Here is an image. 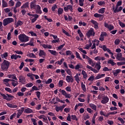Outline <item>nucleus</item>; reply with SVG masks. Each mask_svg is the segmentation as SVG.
I'll return each mask as SVG.
<instances>
[{"label":"nucleus","instance_id":"1","mask_svg":"<svg viewBox=\"0 0 125 125\" xmlns=\"http://www.w3.org/2000/svg\"><path fill=\"white\" fill-rule=\"evenodd\" d=\"M10 62L7 60H4L3 62L1 64V68L3 71H7L10 65Z\"/></svg>","mask_w":125,"mask_h":125},{"label":"nucleus","instance_id":"2","mask_svg":"<svg viewBox=\"0 0 125 125\" xmlns=\"http://www.w3.org/2000/svg\"><path fill=\"white\" fill-rule=\"evenodd\" d=\"M19 40L21 42H26L29 41V37L24 34H21L19 36Z\"/></svg>","mask_w":125,"mask_h":125},{"label":"nucleus","instance_id":"3","mask_svg":"<svg viewBox=\"0 0 125 125\" xmlns=\"http://www.w3.org/2000/svg\"><path fill=\"white\" fill-rule=\"evenodd\" d=\"M14 21V20L12 18H7L3 20V24L4 26H5L8 24L12 22H13Z\"/></svg>","mask_w":125,"mask_h":125},{"label":"nucleus","instance_id":"4","mask_svg":"<svg viewBox=\"0 0 125 125\" xmlns=\"http://www.w3.org/2000/svg\"><path fill=\"white\" fill-rule=\"evenodd\" d=\"M95 32H94V29L93 28H90L89 31L87 32L86 33V36H87V37L88 38H90L91 37H95Z\"/></svg>","mask_w":125,"mask_h":125},{"label":"nucleus","instance_id":"5","mask_svg":"<svg viewBox=\"0 0 125 125\" xmlns=\"http://www.w3.org/2000/svg\"><path fill=\"white\" fill-rule=\"evenodd\" d=\"M0 95L3 97V99L6 100L8 101H10L12 98H14V96H11V95H8V94H6L5 95V94H2V93H0Z\"/></svg>","mask_w":125,"mask_h":125},{"label":"nucleus","instance_id":"6","mask_svg":"<svg viewBox=\"0 0 125 125\" xmlns=\"http://www.w3.org/2000/svg\"><path fill=\"white\" fill-rule=\"evenodd\" d=\"M59 92L62 93V95L65 96V97L66 98L70 99L71 97L70 94H67V93H66V91H65V90H62V89H60Z\"/></svg>","mask_w":125,"mask_h":125},{"label":"nucleus","instance_id":"7","mask_svg":"<svg viewBox=\"0 0 125 125\" xmlns=\"http://www.w3.org/2000/svg\"><path fill=\"white\" fill-rule=\"evenodd\" d=\"M64 10L65 12H68L70 10L71 13L73 12V8L72 5H67L66 7H64Z\"/></svg>","mask_w":125,"mask_h":125},{"label":"nucleus","instance_id":"8","mask_svg":"<svg viewBox=\"0 0 125 125\" xmlns=\"http://www.w3.org/2000/svg\"><path fill=\"white\" fill-rule=\"evenodd\" d=\"M39 6V4H36L35 0H33L30 3L31 9L36 10L37 8Z\"/></svg>","mask_w":125,"mask_h":125},{"label":"nucleus","instance_id":"9","mask_svg":"<svg viewBox=\"0 0 125 125\" xmlns=\"http://www.w3.org/2000/svg\"><path fill=\"white\" fill-rule=\"evenodd\" d=\"M91 23H92V24H94V28H95V29L96 30H98L99 28V23L94 20H91Z\"/></svg>","mask_w":125,"mask_h":125},{"label":"nucleus","instance_id":"10","mask_svg":"<svg viewBox=\"0 0 125 125\" xmlns=\"http://www.w3.org/2000/svg\"><path fill=\"white\" fill-rule=\"evenodd\" d=\"M109 99L107 96H104L103 100L101 102L103 104H106L109 102Z\"/></svg>","mask_w":125,"mask_h":125},{"label":"nucleus","instance_id":"11","mask_svg":"<svg viewBox=\"0 0 125 125\" xmlns=\"http://www.w3.org/2000/svg\"><path fill=\"white\" fill-rule=\"evenodd\" d=\"M104 27L108 29L109 31H112L114 28V27L113 25H112L111 24H109L106 22H104Z\"/></svg>","mask_w":125,"mask_h":125},{"label":"nucleus","instance_id":"12","mask_svg":"<svg viewBox=\"0 0 125 125\" xmlns=\"http://www.w3.org/2000/svg\"><path fill=\"white\" fill-rule=\"evenodd\" d=\"M20 83H22V84H24L26 82V79L23 76L21 75L19 77Z\"/></svg>","mask_w":125,"mask_h":125},{"label":"nucleus","instance_id":"13","mask_svg":"<svg viewBox=\"0 0 125 125\" xmlns=\"http://www.w3.org/2000/svg\"><path fill=\"white\" fill-rule=\"evenodd\" d=\"M66 81L67 82V83H73L74 79L72 77V76H70L69 75H67L66 77Z\"/></svg>","mask_w":125,"mask_h":125},{"label":"nucleus","instance_id":"14","mask_svg":"<svg viewBox=\"0 0 125 125\" xmlns=\"http://www.w3.org/2000/svg\"><path fill=\"white\" fill-rule=\"evenodd\" d=\"M24 110V107H21V110L20 109L18 110V112L17 116V118H20V117L21 115Z\"/></svg>","mask_w":125,"mask_h":125},{"label":"nucleus","instance_id":"15","mask_svg":"<svg viewBox=\"0 0 125 125\" xmlns=\"http://www.w3.org/2000/svg\"><path fill=\"white\" fill-rule=\"evenodd\" d=\"M95 60L97 61H99V62H100V61H104L105 60V58L102 56H97L95 57Z\"/></svg>","mask_w":125,"mask_h":125},{"label":"nucleus","instance_id":"16","mask_svg":"<svg viewBox=\"0 0 125 125\" xmlns=\"http://www.w3.org/2000/svg\"><path fill=\"white\" fill-rule=\"evenodd\" d=\"M105 74H98V75L95 77V80H99L105 77Z\"/></svg>","mask_w":125,"mask_h":125},{"label":"nucleus","instance_id":"17","mask_svg":"<svg viewBox=\"0 0 125 125\" xmlns=\"http://www.w3.org/2000/svg\"><path fill=\"white\" fill-rule=\"evenodd\" d=\"M48 52H50L51 54L55 56H58V52H57L56 50L49 49Z\"/></svg>","mask_w":125,"mask_h":125},{"label":"nucleus","instance_id":"18","mask_svg":"<svg viewBox=\"0 0 125 125\" xmlns=\"http://www.w3.org/2000/svg\"><path fill=\"white\" fill-rule=\"evenodd\" d=\"M21 9L29 8V2H26L24 3L21 7Z\"/></svg>","mask_w":125,"mask_h":125},{"label":"nucleus","instance_id":"19","mask_svg":"<svg viewBox=\"0 0 125 125\" xmlns=\"http://www.w3.org/2000/svg\"><path fill=\"white\" fill-rule=\"evenodd\" d=\"M101 63L100 61L98 62V63L96 64V68L97 70H98V71L100 70V69L101 68Z\"/></svg>","mask_w":125,"mask_h":125},{"label":"nucleus","instance_id":"20","mask_svg":"<svg viewBox=\"0 0 125 125\" xmlns=\"http://www.w3.org/2000/svg\"><path fill=\"white\" fill-rule=\"evenodd\" d=\"M24 112L28 114L32 113H33V110L28 107L27 108H25Z\"/></svg>","mask_w":125,"mask_h":125},{"label":"nucleus","instance_id":"21","mask_svg":"<svg viewBox=\"0 0 125 125\" xmlns=\"http://www.w3.org/2000/svg\"><path fill=\"white\" fill-rule=\"evenodd\" d=\"M36 10V13L38 14H42V11L41 10V7L40 6V5H39L36 9H35Z\"/></svg>","mask_w":125,"mask_h":125},{"label":"nucleus","instance_id":"22","mask_svg":"<svg viewBox=\"0 0 125 125\" xmlns=\"http://www.w3.org/2000/svg\"><path fill=\"white\" fill-rule=\"evenodd\" d=\"M46 56V53L43 50H40V53H39V56L40 57H42V56Z\"/></svg>","mask_w":125,"mask_h":125},{"label":"nucleus","instance_id":"23","mask_svg":"<svg viewBox=\"0 0 125 125\" xmlns=\"http://www.w3.org/2000/svg\"><path fill=\"white\" fill-rule=\"evenodd\" d=\"M8 78L10 79H13L16 81L18 80L15 74H9V75H8Z\"/></svg>","mask_w":125,"mask_h":125},{"label":"nucleus","instance_id":"24","mask_svg":"<svg viewBox=\"0 0 125 125\" xmlns=\"http://www.w3.org/2000/svg\"><path fill=\"white\" fill-rule=\"evenodd\" d=\"M27 56L30 58H36V55L33 53H29Z\"/></svg>","mask_w":125,"mask_h":125},{"label":"nucleus","instance_id":"25","mask_svg":"<svg viewBox=\"0 0 125 125\" xmlns=\"http://www.w3.org/2000/svg\"><path fill=\"white\" fill-rule=\"evenodd\" d=\"M119 6L118 5L116 4V6H115V8L114 6H113L112 7V10H113V13H114V14L117 13V11L118 10Z\"/></svg>","mask_w":125,"mask_h":125},{"label":"nucleus","instance_id":"26","mask_svg":"<svg viewBox=\"0 0 125 125\" xmlns=\"http://www.w3.org/2000/svg\"><path fill=\"white\" fill-rule=\"evenodd\" d=\"M75 81L77 82L78 83H79V82L81 81V79H80V77L78 73L75 76Z\"/></svg>","mask_w":125,"mask_h":125},{"label":"nucleus","instance_id":"27","mask_svg":"<svg viewBox=\"0 0 125 125\" xmlns=\"http://www.w3.org/2000/svg\"><path fill=\"white\" fill-rule=\"evenodd\" d=\"M107 63L111 64L112 66H114L116 64V62H114L112 59L107 61Z\"/></svg>","mask_w":125,"mask_h":125},{"label":"nucleus","instance_id":"28","mask_svg":"<svg viewBox=\"0 0 125 125\" xmlns=\"http://www.w3.org/2000/svg\"><path fill=\"white\" fill-rule=\"evenodd\" d=\"M7 105L10 108H16L18 107V105H16V104H7Z\"/></svg>","mask_w":125,"mask_h":125},{"label":"nucleus","instance_id":"29","mask_svg":"<svg viewBox=\"0 0 125 125\" xmlns=\"http://www.w3.org/2000/svg\"><path fill=\"white\" fill-rule=\"evenodd\" d=\"M81 88H82V90H83V91H86V88L85 87V85L83 83V82H81Z\"/></svg>","mask_w":125,"mask_h":125},{"label":"nucleus","instance_id":"30","mask_svg":"<svg viewBox=\"0 0 125 125\" xmlns=\"http://www.w3.org/2000/svg\"><path fill=\"white\" fill-rule=\"evenodd\" d=\"M92 45V43L90 41H89V44H86V46H85V49H89V48H90Z\"/></svg>","mask_w":125,"mask_h":125},{"label":"nucleus","instance_id":"31","mask_svg":"<svg viewBox=\"0 0 125 125\" xmlns=\"http://www.w3.org/2000/svg\"><path fill=\"white\" fill-rule=\"evenodd\" d=\"M12 84L14 87H15L16 86L18 85L19 84V83L18 81H16L15 80H13L11 79Z\"/></svg>","mask_w":125,"mask_h":125},{"label":"nucleus","instance_id":"32","mask_svg":"<svg viewBox=\"0 0 125 125\" xmlns=\"http://www.w3.org/2000/svg\"><path fill=\"white\" fill-rule=\"evenodd\" d=\"M121 72V70L120 69H118L115 70V72L113 73V75L114 76H117L118 74Z\"/></svg>","mask_w":125,"mask_h":125},{"label":"nucleus","instance_id":"33","mask_svg":"<svg viewBox=\"0 0 125 125\" xmlns=\"http://www.w3.org/2000/svg\"><path fill=\"white\" fill-rule=\"evenodd\" d=\"M90 107L91 108L93 109V110L96 111L97 110V106L94 104H90Z\"/></svg>","mask_w":125,"mask_h":125},{"label":"nucleus","instance_id":"34","mask_svg":"<svg viewBox=\"0 0 125 125\" xmlns=\"http://www.w3.org/2000/svg\"><path fill=\"white\" fill-rule=\"evenodd\" d=\"M82 75H83V78L86 79L88 77V75H87V74L86 73V72H85V71L83 70H82Z\"/></svg>","mask_w":125,"mask_h":125},{"label":"nucleus","instance_id":"35","mask_svg":"<svg viewBox=\"0 0 125 125\" xmlns=\"http://www.w3.org/2000/svg\"><path fill=\"white\" fill-rule=\"evenodd\" d=\"M106 8H102L100 9H99V13H101L102 14H103L104 13Z\"/></svg>","mask_w":125,"mask_h":125},{"label":"nucleus","instance_id":"36","mask_svg":"<svg viewBox=\"0 0 125 125\" xmlns=\"http://www.w3.org/2000/svg\"><path fill=\"white\" fill-rule=\"evenodd\" d=\"M55 110L58 112H59L60 111H61V112L63 111V109L61 105L60 106H56V107H55Z\"/></svg>","mask_w":125,"mask_h":125},{"label":"nucleus","instance_id":"37","mask_svg":"<svg viewBox=\"0 0 125 125\" xmlns=\"http://www.w3.org/2000/svg\"><path fill=\"white\" fill-rule=\"evenodd\" d=\"M98 5L100 6H103L104 7L105 5V2L104 1H100L98 2Z\"/></svg>","mask_w":125,"mask_h":125},{"label":"nucleus","instance_id":"38","mask_svg":"<svg viewBox=\"0 0 125 125\" xmlns=\"http://www.w3.org/2000/svg\"><path fill=\"white\" fill-rule=\"evenodd\" d=\"M64 58H62V59H61L60 60V61H57V62H56V63H57L58 64L61 65L62 64V63L64 62Z\"/></svg>","mask_w":125,"mask_h":125},{"label":"nucleus","instance_id":"39","mask_svg":"<svg viewBox=\"0 0 125 125\" xmlns=\"http://www.w3.org/2000/svg\"><path fill=\"white\" fill-rule=\"evenodd\" d=\"M63 9L62 8H59L58 10V13L59 15H61L62 14Z\"/></svg>","mask_w":125,"mask_h":125},{"label":"nucleus","instance_id":"40","mask_svg":"<svg viewBox=\"0 0 125 125\" xmlns=\"http://www.w3.org/2000/svg\"><path fill=\"white\" fill-rule=\"evenodd\" d=\"M23 24V22L21 20H19L16 24V28H17L19 26H21Z\"/></svg>","mask_w":125,"mask_h":125},{"label":"nucleus","instance_id":"41","mask_svg":"<svg viewBox=\"0 0 125 125\" xmlns=\"http://www.w3.org/2000/svg\"><path fill=\"white\" fill-rule=\"evenodd\" d=\"M2 7L3 8H5L8 7L7 3L4 0H2Z\"/></svg>","mask_w":125,"mask_h":125},{"label":"nucleus","instance_id":"42","mask_svg":"<svg viewBox=\"0 0 125 125\" xmlns=\"http://www.w3.org/2000/svg\"><path fill=\"white\" fill-rule=\"evenodd\" d=\"M122 57V53H118L116 55V59L117 60H119V59Z\"/></svg>","mask_w":125,"mask_h":125},{"label":"nucleus","instance_id":"43","mask_svg":"<svg viewBox=\"0 0 125 125\" xmlns=\"http://www.w3.org/2000/svg\"><path fill=\"white\" fill-rule=\"evenodd\" d=\"M56 101L58 102H60L61 103L64 104H65V103L64 102L65 100H63V101L60 100V99H59V98H58V97H57V98H56Z\"/></svg>","mask_w":125,"mask_h":125},{"label":"nucleus","instance_id":"44","mask_svg":"<svg viewBox=\"0 0 125 125\" xmlns=\"http://www.w3.org/2000/svg\"><path fill=\"white\" fill-rule=\"evenodd\" d=\"M102 16H103V15L99 13H95V14H94V17H95V18H101Z\"/></svg>","mask_w":125,"mask_h":125},{"label":"nucleus","instance_id":"45","mask_svg":"<svg viewBox=\"0 0 125 125\" xmlns=\"http://www.w3.org/2000/svg\"><path fill=\"white\" fill-rule=\"evenodd\" d=\"M11 59H14L15 60H17L18 59V57L17 54H12L11 56Z\"/></svg>","mask_w":125,"mask_h":125},{"label":"nucleus","instance_id":"46","mask_svg":"<svg viewBox=\"0 0 125 125\" xmlns=\"http://www.w3.org/2000/svg\"><path fill=\"white\" fill-rule=\"evenodd\" d=\"M76 56L78 59L81 60V61L83 60V59L81 57L80 54L77 51H76Z\"/></svg>","mask_w":125,"mask_h":125},{"label":"nucleus","instance_id":"47","mask_svg":"<svg viewBox=\"0 0 125 125\" xmlns=\"http://www.w3.org/2000/svg\"><path fill=\"white\" fill-rule=\"evenodd\" d=\"M44 19H45L46 20H47L48 22H53L52 19H50V18H48L47 17V16L45 15V16H44Z\"/></svg>","mask_w":125,"mask_h":125},{"label":"nucleus","instance_id":"48","mask_svg":"<svg viewBox=\"0 0 125 125\" xmlns=\"http://www.w3.org/2000/svg\"><path fill=\"white\" fill-rule=\"evenodd\" d=\"M21 2L20 1H18L15 5V7L18 8V7H20L21 6Z\"/></svg>","mask_w":125,"mask_h":125},{"label":"nucleus","instance_id":"49","mask_svg":"<svg viewBox=\"0 0 125 125\" xmlns=\"http://www.w3.org/2000/svg\"><path fill=\"white\" fill-rule=\"evenodd\" d=\"M78 33L79 34L80 38H83V34L81 31V29L78 30Z\"/></svg>","mask_w":125,"mask_h":125},{"label":"nucleus","instance_id":"50","mask_svg":"<svg viewBox=\"0 0 125 125\" xmlns=\"http://www.w3.org/2000/svg\"><path fill=\"white\" fill-rule=\"evenodd\" d=\"M60 42V41L59 38H58L57 40H53L52 41V43H59Z\"/></svg>","mask_w":125,"mask_h":125},{"label":"nucleus","instance_id":"51","mask_svg":"<svg viewBox=\"0 0 125 125\" xmlns=\"http://www.w3.org/2000/svg\"><path fill=\"white\" fill-rule=\"evenodd\" d=\"M120 42V40L118 39H116L114 41V44L116 45H119Z\"/></svg>","mask_w":125,"mask_h":125},{"label":"nucleus","instance_id":"52","mask_svg":"<svg viewBox=\"0 0 125 125\" xmlns=\"http://www.w3.org/2000/svg\"><path fill=\"white\" fill-rule=\"evenodd\" d=\"M29 34H30L32 37H37V34L34 31H30Z\"/></svg>","mask_w":125,"mask_h":125},{"label":"nucleus","instance_id":"53","mask_svg":"<svg viewBox=\"0 0 125 125\" xmlns=\"http://www.w3.org/2000/svg\"><path fill=\"white\" fill-rule=\"evenodd\" d=\"M65 44L63 43L59 46L58 47L57 51H59V50H61L63 48V47L65 46Z\"/></svg>","mask_w":125,"mask_h":125},{"label":"nucleus","instance_id":"54","mask_svg":"<svg viewBox=\"0 0 125 125\" xmlns=\"http://www.w3.org/2000/svg\"><path fill=\"white\" fill-rule=\"evenodd\" d=\"M117 64L118 66H121V65H125V62H117Z\"/></svg>","mask_w":125,"mask_h":125},{"label":"nucleus","instance_id":"55","mask_svg":"<svg viewBox=\"0 0 125 125\" xmlns=\"http://www.w3.org/2000/svg\"><path fill=\"white\" fill-rule=\"evenodd\" d=\"M119 25L122 27V28H124L125 27V24L124 22H122V21H119Z\"/></svg>","mask_w":125,"mask_h":125},{"label":"nucleus","instance_id":"56","mask_svg":"<svg viewBox=\"0 0 125 125\" xmlns=\"http://www.w3.org/2000/svg\"><path fill=\"white\" fill-rule=\"evenodd\" d=\"M33 83H27V84H26L25 85V87H31L32 86H33Z\"/></svg>","mask_w":125,"mask_h":125},{"label":"nucleus","instance_id":"57","mask_svg":"<svg viewBox=\"0 0 125 125\" xmlns=\"http://www.w3.org/2000/svg\"><path fill=\"white\" fill-rule=\"evenodd\" d=\"M58 7L57 6L56 4H54V6H52V7L51 8V10L53 12H55V10L56 9H57Z\"/></svg>","mask_w":125,"mask_h":125},{"label":"nucleus","instance_id":"58","mask_svg":"<svg viewBox=\"0 0 125 125\" xmlns=\"http://www.w3.org/2000/svg\"><path fill=\"white\" fill-rule=\"evenodd\" d=\"M52 82V79H51V78H49V79H48L47 81L45 82V83L46 84H49L51 83Z\"/></svg>","mask_w":125,"mask_h":125},{"label":"nucleus","instance_id":"59","mask_svg":"<svg viewBox=\"0 0 125 125\" xmlns=\"http://www.w3.org/2000/svg\"><path fill=\"white\" fill-rule=\"evenodd\" d=\"M72 54V52L71 50H66V56L71 55Z\"/></svg>","mask_w":125,"mask_h":125},{"label":"nucleus","instance_id":"60","mask_svg":"<svg viewBox=\"0 0 125 125\" xmlns=\"http://www.w3.org/2000/svg\"><path fill=\"white\" fill-rule=\"evenodd\" d=\"M84 0H79V5L80 6H83V2Z\"/></svg>","mask_w":125,"mask_h":125},{"label":"nucleus","instance_id":"61","mask_svg":"<svg viewBox=\"0 0 125 125\" xmlns=\"http://www.w3.org/2000/svg\"><path fill=\"white\" fill-rule=\"evenodd\" d=\"M36 95L37 96L38 99L40 98L41 92H39V91H38L37 92H36Z\"/></svg>","mask_w":125,"mask_h":125},{"label":"nucleus","instance_id":"62","mask_svg":"<svg viewBox=\"0 0 125 125\" xmlns=\"http://www.w3.org/2000/svg\"><path fill=\"white\" fill-rule=\"evenodd\" d=\"M67 92L71 91V87L70 86H67L65 89Z\"/></svg>","mask_w":125,"mask_h":125},{"label":"nucleus","instance_id":"63","mask_svg":"<svg viewBox=\"0 0 125 125\" xmlns=\"http://www.w3.org/2000/svg\"><path fill=\"white\" fill-rule=\"evenodd\" d=\"M63 80H60L59 82V87H62L63 85Z\"/></svg>","mask_w":125,"mask_h":125},{"label":"nucleus","instance_id":"64","mask_svg":"<svg viewBox=\"0 0 125 125\" xmlns=\"http://www.w3.org/2000/svg\"><path fill=\"white\" fill-rule=\"evenodd\" d=\"M31 121L33 123L34 125H37V123H36V120L35 119L32 118Z\"/></svg>","mask_w":125,"mask_h":125}]
</instances>
